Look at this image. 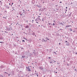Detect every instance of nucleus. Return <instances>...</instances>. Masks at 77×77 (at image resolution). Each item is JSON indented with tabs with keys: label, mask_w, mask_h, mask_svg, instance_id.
<instances>
[{
	"label": "nucleus",
	"mask_w": 77,
	"mask_h": 77,
	"mask_svg": "<svg viewBox=\"0 0 77 77\" xmlns=\"http://www.w3.org/2000/svg\"><path fill=\"white\" fill-rule=\"evenodd\" d=\"M13 4H14V3H12V5H13Z\"/></svg>",
	"instance_id": "obj_35"
},
{
	"label": "nucleus",
	"mask_w": 77,
	"mask_h": 77,
	"mask_svg": "<svg viewBox=\"0 0 77 77\" xmlns=\"http://www.w3.org/2000/svg\"><path fill=\"white\" fill-rule=\"evenodd\" d=\"M1 77H3V76H2V75H1Z\"/></svg>",
	"instance_id": "obj_43"
},
{
	"label": "nucleus",
	"mask_w": 77,
	"mask_h": 77,
	"mask_svg": "<svg viewBox=\"0 0 77 77\" xmlns=\"http://www.w3.org/2000/svg\"><path fill=\"white\" fill-rule=\"evenodd\" d=\"M36 6L38 7V8H41V4L39 3H38L36 5Z\"/></svg>",
	"instance_id": "obj_1"
},
{
	"label": "nucleus",
	"mask_w": 77,
	"mask_h": 77,
	"mask_svg": "<svg viewBox=\"0 0 77 77\" xmlns=\"http://www.w3.org/2000/svg\"><path fill=\"white\" fill-rule=\"evenodd\" d=\"M5 7H6V8H7V9H9V8H10V7H9V6L8 5H7L6 6H5Z\"/></svg>",
	"instance_id": "obj_6"
},
{
	"label": "nucleus",
	"mask_w": 77,
	"mask_h": 77,
	"mask_svg": "<svg viewBox=\"0 0 77 77\" xmlns=\"http://www.w3.org/2000/svg\"><path fill=\"white\" fill-rule=\"evenodd\" d=\"M36 23H38V24H39V23H38V22H36Z\"/></svg>",
	"instance_id": "obj_31"
},
{
	"label": "nucleus",
	"mask_w": 77,
	"mask_h": 77,
	"mask_svg": "<svg viewBox=\"0 0 77 77\" xmlns=\"http://www.w3.org/2000/svg\"><path fill=\"white\" fill-rule=\"evenodd\" d=\"M60 24H61V25H62V26H63V23H60Z\"/></svg>",
	"instance_id": "obj_18"
},
{
	"label": "nucleus",
	"mask_w": 77,
	"mask_h": 77,
	"mask_svg": "<svg viewBox=\"0 0 77 77\" xmlns=\"http://www.w3.org/2000/svg\"><path fill=\"white\" fill-rule=\"evenodd\" d=\"M3 39V37H0V39Z\"/></svg>",
	"instance_id": "obj_12"
},
{
	"label": "nucleus",
	"mask_w": 77,
	"mask_h": 77,
	"mask_svg": "<svg viewBox=\"0 0 77 77\" xmlns=\"http://www.w3.org/2000/svg\"><path fill=\"white\" fill-rule=\"evenodd\" d=\"M36 23H38V24H39V23H38V22H36Z\"/></svg>",
	"instance_id": "obj_30"
},
{
	"label": "nucleus",
	"mask_w": 77,
	"mask_h": 77,
	"mask_svg": "<svg viewBox=\"0 0 77 77\" xmlns=\"http://www.w3.org/2000/svg\"><path fill=\"white\" fill-rule=\"evenodd\" d=\"M4 32H5V33H7V32L6 31H5Z\"/></svg>",
	"instance_id": "obj_38"
},
{
	"label": "nucleus",
	"mask_w": 77,
	"mask_h": 77,
	"mask_svg": "<svg viewBox=\"0 0 77 77\" xmlns=\"http://www.w3.org/2000/svg\"><path fill=\"white\" fill-rule=\"evenodd\" d=\"M60 3H62V2H60Z\"/></svg>",
	"instance_id": "obj_29"
},
{
	"label": "nucleus",
	"mask_w": 77,
	"mask_h": 77,
	"mask_svg": "<svg viewBox=\"0 0 77 77\" xmlns=\"http://www.w3.org/2000/svg\"><path fill=\"white\" fill-rule=\"evenodd\" d=\"M3 18H5V19H6V17H3Z\"/></svg>",
	"instance_id": "obj_26"
},
{
	"label": "nucleus",
	"mask_w": 77,
	"mask_h": 77,
	"mask_svg": "<svg viewBox=\"0 0 77 77\" xmlns=\"http://www.w3.org/2000/svg\"><path fill=\"white\" fill-rule=\"evenodd\" d=\"M37 77H38V74H37Z\"/></svg>",
	"instance_id": "obj_32"
},
{
	"label": "nucleus",
	"mask_w": 77,
	"mask_h": 77,
	"mask_svg": "<svg viewBox=\"0 0 77 77\" xmlns=\"http://www.w3.org/2000/svg\"><path fill=\"white\" fill-rule=\"evenodd\" d=\"M33 19H35V17H33Z\"/></svg>",
	"instance_id": "obj_51"
},
{
	"label": "nucleus",
	"mask_w": 77,
	"mask_h": 77,
	"mask_svg": "<svg viewBox=\"0 0 77 77\" xmlns=\"http://www.w3.org/2000/svg\"><path fill=\"white\" fill-rule=\"evenodd\" d=\"M19 14L21 16L23 15V13H22V11H20L19 12Z\"/></svg>",
	"instance_id": "obj_3"
},
{
	"label": "nucleus",
	"mask_w": 77,
	"mask_h": 77,
	"mask_svg": "<svg viewBox=\"0 0 77 77\" xmlns=\"http://www.w3.org/2000/svg\"><path fill=\"white\" fill-rule=\"evenodd\" d=\"M46 39H48V38H47V37H46Z\"/></svg>",
	"instance_id": "obj_44"
},
{
	"label": "nucleus",
	"mask_w": 77,
	"mask_h": 77,
	"mask_svg": "<svg viewBox=\"0 0 77 77\" xmlns=\"http://www.w3.org/2000/svg\"><path fill=\"white\" fill-rule=\"evenodd\" d=\"M41 15V14H39V15Z\"/></svg>",
	"instance_id": "obj_59"
},
{
	"label": "nucleus",
	"mask_w": 77,
	"mask_h": 77,
	"mask_svg": "<svg viewBox=\"0 0 77 77\" xmlns=\"http://www.w3.org/2000/svg\"><path fill=\"white\" fill-rule=\"evenodd\" d=\"M54 53H55V54H56V52H54Z\"/></svg>",
	"instance_id": "obj_41"
},
{
	"label": "nucleus",
	"mask_w": 77,
	"mask_h": 77,
	"mask_svg": "<svg viewBox=\"0 0 77 77\" xmlns=\"http://www.w3.org/2000/svg\"><path fill=\"white\" fill-rule=\"evenodd\" d=\"M14 7H13V8H13V9H14Z\"/></svg>",
	"instance_id": "obj_61"
},
{
	"label": "nucleus",
	"mask_w": 77,
	"mask_h": 77,
	"mask_svg": "<svg viewBox=\"0 0 77 77\" xmlns=\"http://www.w3.org/2000/svg\"><path fill=\"white\" fill-rule=\"evenodd\" d=\"M0 68H4V66H0Z\"/></svg>",
	"instance_id": "obj_8"
},
{
	"label": "nucleus",
	"mask_w": 77,
	"mask_h": 77,
	"mask_svg": "<svg viewBox=\"0 0 77 77\" xmlns=\"http://www.w3.org/2000/svg\"><path fill=\"white\" fill-rule=\"evenodd\" d=\"M4 6H6V4L5 5H4Z\"/></svg>",
	"instance_id": "obj_50"
},
{
	"label": "nucleus",
	"mask_w": 77,
	"mask_h": 77,
	"mask_svg": "<svg viewBox=\"0 0 77 77\" xmlns=\"http://www.w3.org/2000/svg\"><path fill=\"white\" fill-rule=\"evenodd\" d=\"M70 26H71V25H69V26H66V27H69Z\"/></svg>",
	"instance_id": "obj_13"
},
{
	"label": "nucleus",
	"mask_w": 77,
	"mask_h": 77,
	"mask_svg": "<svg viewBox=\"0 0 77 77\" xmlns=\"http://www.w3.org/2000/svg\"><path fill=\"white\" fill-rule=\"evenodd\" d=\"M35 21H38V18H37L35 20Z\"/></svg>",
	"instance_id": "obj_15"
},
{
	"label": "nucleus",
	"mask_w": 77,
	"mask_h": 77,
	"mask_svg": "<svg viewBox=\"0 0 77 77\" xmlns=\"http://www.w3.org/2000/svg\"><path fill=\"white\" fill-rule=\"evenodd\" d=\"M9 5H11V3H10L9 4Z\"/></svg>",
	"instance_id": "obj_49"
},
{
	"label": "nucleus",
	"mask_w": 77,
	"mask_h": 77,
	"mask_svg": "<svg viewBox=\"0 0 77 77\" xmlns=\"http://www.w3.org/2000/svg\"><path fill=\"white\" fill-rule=\"evenodd\" d=\"M44 77H45V76L44 75Z\"/></svg>",
	"instance_id": "obj_63"
},
{
	"label": "nucleus",
	"mask_w": 77,
	"mask_h": 77,
	"mask_svg": "<svg viewBox=\"0 0 77 77\" xmlns=\"http://www.w3.org/2000/svg\"><path fill=\"white\" fill-rule=\"evenodd\" d=\"M60 30H62V29H60Z\"/></svg>",
	"instance_id": "obj_55"
},
{
	"label": "nucleus",
	"mask_w": 77,
	"mask_h": 77,
	"mask_svg": "<svg viewBox=\"0 0 77 77\" xmlns=\"http://www.w3.org/2000/svg\"><path fill=\"white\" fill-rule=\"evenodd\" d=\"M52 63L51 62H50V63Z\"/></svg>",
	"instance_id": "obj_52"
},
{
	"label": "nucleus",
	"mask_w": 77,
	"mask_h": 77,
	"mask_svg": "<svg viewBox=\"0 0 77 77\" xmlns=\"http://www.w3.org/2000/svg\"><path fill=\"white\" fill-rule=\"evenodd\" d=\"M66 45L67 46H69L70 45H69V42H68L66 43Z\"/></svg>",
	"instance_id": "obj_4"
},
{
	"label": "nucleus",
	"mask_w": 77,
	"mask_h": 77,
	"mask_svg": "<svg viewBox=\"0 0 77 77\" xmlns=\"http://www.w3.org/2000/svg\"><path fill=\"white\" fill-rule=\"evenodd\" d=\"M52 1H54V0H51Z\"/></svg>",
	"instance_id": "obj_57"
},
{
	"label": "nucleus",
	"mask_w": 77,
	"mask_h": 77,
	"mask_svg": "<svg viewBox=\"0 0 77 77\" xmlns=\"http://www.w3.org/2000/svg\"><path fill=\"white\" fill-rule=\"evenodd\" d=\"M39 69H43L42 68V67H39Z\"/></svg>",
	"instance_id": "obj_16"
},
{
	"label": "nucleus",
	"mask_w": 77,
	"mask_h": 77,
	"mask_svg": "<svg viewBox=\"0 0 77 77\" xmlns=\"http://www.w3.org/2000/svg\"><path fill=\"white\" fill-rule=\"evenodd\" d=\"M13 10H14V11H15V10L14 9H13Z\"/></svg>",
	"instance_id": "obj_56"
},
{
	"label": "nucleus",
	"mask_w": 77,
	"mask_h": 77,
	"mask_svg": "<svg viewBox=\"0 0 77 77\" xmlns=\"http://www.w3.org/2000/svg\"><path fill=\"white\" fill-rule=\"evenodd\" d=\"M75 54H77V52H76V53H75Z\"/></svg>",
	"instance_id": "obj_33"
},
{
	"label": "nucleus",
	"mask_w": 77,
	"mask_h": 77,
	"mask_svg": "<svg viewBox=\"0 0 77 77\" xmlns=\"http://www.w3.org/2000/svg\"><path fill=\"white\" fill-rule=\"evenodd\" d=\"M25 28H29V26L27 25L26 26Z\"/></svg>",
	"instance_id": "obj_14"
},
{
	"label": "nucleus",
	"mask_w": 77,
	"mask_h": 77,
	"mask_svg": "<svg viewBox=\"0 0 77 77\" xmlns=\"http://www.w3.org/2000/svg\"><path fill=\"white\" fill-rule=\"evenodd\" d=\"M22 42H25V41L24 40H23L22 41Z\"/></svg>",
	"instance_id": "obj_24"
},
{
	"label": "nucleus",
	"mask_w": 77,
	"mask_h": 77,
	"mask_svg": "<svg viewBox=\"0 0 77 77\" xmlns=\"http://www.w3.org/2000/svg\"><path fill=\"white\" fill-rule=\"evenodd\" d=\"M35 72H36V71H35Z\"/></svg>",
	"instance_id": "obj_58"
},
{
	"label": "nucleus",
	"mask_w": 77,
	"mask_h": 77,
	"mask_svg": "<svg viewBox=\"0 0 77 77\" xmlns=\"http://www.w3.org/2000/svg\"><path fill=\"white\" fill-rule=\"evenodd\" d=\"M4 12L6 13L7 12V11H4Z\"/></svg>",
	"instance_id": "obj_25"
},
{
	"label": "nucleus",
	"mask_w": 77,
	"mask_h": 77,
	"mask_svg": "<svg viewBox=\"0 0 77 77\" xmlns=\"http://www.w3.org/2000/svg\"><path fill=\"white\" fill-rule=\"evenodd\" d=\"M59 45H60V43H59Z\"/></svg>",
	"instance_id": "obj_48"
},
{
	"label": "nucleus",
	"mask_w": 77,
	"mask_h": 77,
	"mask_svg": "<svg viewBox=\"0 0 77 77\" xmlns=\"http://www.w3.org/2000/svg\"><path fill=\"white\" fill-rule=\"evenodd\" d=\"M67 11V9H66V12Z\"/></svg>",
	"instance_id": "obj_27"
},
{
	"label": "nucleus",
	"mask_w": 77,
	"mask_h": 77,
	"mask_svg": "<svg viewBox=\"0 0 77 77\" xmlns=\"http://www.w3.org/2000/svg\"><path fill=\"white\" fill-rule=\"evenodd\" d=\"M66 9H68V7H66Z\"/></svg>",
	"instance_id": "obj_36"
},
{
	"label": "nucleus",
	"mask_w": 77,
	"mask_h": 77,
	"mask_svg": "<svg viewBox=\"0 0 77 77\" xmlns=\"http://www.w3.org/2000/svg\"><path fill=\"white\" fill-rule=\"evenodd\" d=\"M47 39H48V40H49V39H48V38H47Z\"/></svg>",
	"instance_id": "obj_47"
},
{
	"label": "nucleus",
	"mask_w": 77,
	"mask_h": 77,
	"mask_svg": "<svg viewBox=\"0 0 77 77\" xmlns=\"http://www.w3.org/2000/svg\"><path fill=\"white\" fill-rule=\"evenodd\" d=\"M42 21H44V18H42Z\"/></svg>",
	"instance_id": "obj_19"
},
{
	"label": "nucleus",
	"mask_w": 77,
	"mask_h": 77,
	"mask_svg": "<svg viewBox=\"0 0 77 77\" xmlns=\"http://www.w3.org/2000/svg\"><path fill=\"white\" fill-rule=\"evenodd\" d=\"M35 74H36V75H37V74H38V73H36Z\"/></svg>",
	"instance_id": "obj_46"
},
{
	"label": "nucleus",
	"mask_w": 77,
	"mask_h": 77,
	"mask_svg": "<svg viewBox=\"0 0 77 77\" xmlns=\"http://www.w3.org/2000/svg\"><path fill=\"white\" fill-rule=\"evenodd\" d=\"M2 42H0V43H2Z\"/></svg>",
	"instance_id": "obj_40"
},
{
	"label": "nucleus",
	"mask_w": 77,
	"mask_h": 77,
	"mask_svg": "<svg viewBox=\"0 0 77 77\" xmlns=\"http://www.w3.org/2000/svg\"><path fill=\"white\" fill-rule=\"evenodd\" d=\"M32 35H33V36H35V33L34 32H33L32 33Z\"/></svg>",
	"instance_id": "obj_7"
},
{
	"label": "nucleus",
	"mask_w": 77,
	"mask_h": 77,
	"mask_svg": "<svg viewBox=\"0 0 77 77\" xmlns=\"http://www.w3.org/2000/svg\"><path fill=\"white\" fill-rule=\"evenodd\" d=\"M48 24H49V25H50V24H51V23H48Z\"/></svg>",
	"instance_id": "obj_34"
},
{
	"label": "nucleus",
	"mask_w": 77,
	"mask_h": 77,
	"mask_svg": "<svg viewBox=\"0 0 77 77\" xmlns=\"http://www.w3.org/2000/svg\"><path fill=\"white\" fill-rule=\"evenodd\" d=\"M34 21V20H32V21Z\"/></svg>",
	"instance_id": "obj_54"
},
{
	"label": "nucleus",
	"mask_w": 77,
	"mask_h": 77,
	"mask_svg": "<svg viewBox=\"0 0 77 77\" xmlns=\"http://www.w3.org/2000/svg\"><path fill=\"white\" fill-rule=\"evenodd\" d=\"M37 18L38 19V20H40V21H41V19L40 18L38 17Z\"/></svg>",
	"instance_id": "obj_11"
},
{
	"label": "nucleus",
	"mask_w": 77,
	"mask_h": 77,
	"mask_svg": "<svg viewBox=\"0 0 77 77\" xmlns=\"http://www.w3.org/2000/svg\"><path fill=\"white\" fill-rule=\"evenodd\" d=\"M16 25H17V23H16Z\"/></svg>",
	"instance_id": "obj_62"
},
{
	"label": "nucleus",
	"mask_w": 77,
	"mask_h": 77,
	"mask_svg": "<svg viewBox=\"0 0 77 77\" xmlns=\"http://www.w3.org/2000/svg\"><path fill=\"white\" fill-rule=\"evenodd\" d=\"M26 68L28 69V71H30V68H29V66L28 67H26Z\"/></svg>",
	"instance_id": "obj_2"
},
{
	"label": "nucleus",
	"mask_w": 77,
	"mask_h": 77,
	"mask_svg": "<svg viewBox=\"0 0 77 77\" xmlns=\"http://www.w3.org/2000/svg\"><path fill=\"white\" fill-rule=\"evenodd\" d=\"M23 12H24V10H23Z\"/></svg>",
	"instance_id": "obj_42"
},
{
	"label": "nucleus",
	"mask_w": 77,
	"mask_h": 77,
	"mask_svg": "<svg viewBox=\"0 0 77 77\" xmlns=\"http://www.w3.org/2000/svg\"><path fill=\"white\" fill-rule=\"evenodd\" d=\"M38 17H40V16H38Z\"/></svg>",
	"instance_id": "obj_64"
},
{
	"label": "nucleus",
	"mask_w": 77,
	"mask_h": 77,
	"mask_svg": "<svg viewBox=\"0 0 77 77\" xmlns=\"http://www.w3.org/2000/svg\"><path fill=\"white\" fill-rule=\"evenodd\" d=\"M42 42H45V41H46V42H47V40L46 41H45V40H44V39L42 38Z\"/></svg>",
	"instance_id": "obj_5"
},
{
	"label": "nucleus",
	"mask_w": 77,
	"mask_h": 77,
	"mask_svg": "<svg viewBox=\"0 0 77 77\" xmlns=\"http://www.w3.org/2000/svg\"><path fill=\"white\" fill-rule=\"evenodd\" d=\"M69 30H70V32H71V31H72V29L71 28H69Z\"/></svg>",
	"instance_id": "obj_17"
},
{
	"label": "nucleus",
	"mask_w": 77,
	"mask_h": 77,
	"mask_svg": "<svg viewBox=\"0 0 77 77\" xmlns=\"http://www.w3.org/2000/svg\"><path fill=\"white\" fill-rule=\"evenodd\" d=\"M25 56H22V57H23V58H24V57H25Z\"/></svg>",
	"instance_id": "obj_20"
},
{
	"label": "nucleus",
	"mask_w": 77,
	"mask_h": 77,
	"mask_svg": "<svg viewBox=\"0 0 77 77\" xmlns=\"http://www.w3.org/2000/svg\"><path fill=\"white\" fill-rule=\"evenodd\" d=\"M53 25H55V24H54V23H53Z\"/></svg>",
	"instance_id": "obj_28"
},
{
	"label": "nucleus",
	"mask_w": 77,
	"mask_h": 77,
	"mask_svg": "<svg viewBox=\"0 0 77 77\" xmlns=\"http://www.w3.org/2000/svg\"><path fill=\"white\" fill-rule=\"evenodd\" d=\"M48 58L49 59H50L51 58V57H49Z\"/></svg>",
	"instance_id": "obj_37"
},
{
	"label": "nucleus",
	"mask_w": 77,
	"mask_h": 77,
	"mask_svg": "<svg viewBox=\"0 0 77 77\" xmlns=\"http://www.w3.org/2000/svg\"><path fill=\"white\" fill-rule=\"evenodd\" d=\"M71 13H70V14H69V17L70 16H71Z\"/></svg>",
	"instance_id": "obj_23"
},
{
	"label": "nucleus",
	"mask_w": 77,
	"mask_h": 77,
	"mask_svg": "<svg viewBox=\"0 0 77 77\" xmlns=\"http://www.w3.org/2000/svg\"><path fill=\"white\" fill-rule=\"evenodd\" d=\"M19 41V40H18L17 41Z\"/></svg>",
	"instance_id": "obj_60"
},
{
	"label": "nucleus",
	"mask_w": 77,
	"mask_h": 77,
	"mask_svg": "<svg viewBox=\"0 0 77 77\" xmlns=\"http://www.w3.org/2000/svg\"><path fill=\"white\" fill-rule=\"evenodd\" d=\"M12 23V21L11 20L10 21V23Z\"/></svg>",
	"instance_id": "obj_21"
},
{
	"label": "nucleus",
	"mask_w": 77,
	"mask_h": 77,
	"mask_svg": "<svg viewBox=\"0 0 77 77\" xmlns=\"http://www.w3.org/2000/svg\"><path fill=\"white\" fill-rule=\"evenodd\" d=\"M66 42H67V41H66Z\"/></svg>",
	"instance_id": "obj_45"
},
{
	"label": "nucleus",
	"mask_w": 77,
	"mask_h": 77,
	"mask_svg": "<svg viewBox=\"0 0 77 77\" xmlns=\"http://www.w3.org/2000/svg\"><path fill=\"white\" fill-rule=\"evenodd\" d=\"M55 73H57V72H55Z\"/></svg>",
	"instance_id": "obj_53"
},
{
	"label": "nucleus",
	"mask_w": 77,
	"mask_h": 77,
	"mask_svg": "<svg viewBox=\"0 0 77 77\" xmlns=\"http://www.w3.org/2000/svg\"><path fill=\"white\" fill-rule=\"evenodd\" d=\"M7 29V31H10L11 30V28H8Z\"/></svg>",
	"instance_id": "obj_9"
},
{
	"label": "nucleus",
	"mask_w": 77,
	"mask_h": 77,
	"mask_svg": "<svg viewBox=\"0 0 77 77\" xmlns=\"http://www.w3.org/2000/svg\"><path fill=\"white\" fill-rule=\"evenodd\" d=\"M4 73H5V74H8V73H7V72H4Z\"/></svg>",
	"instance_id": "obj_22"
},
{
	"label": "nucleus",
	"mask_w": 77,
	"mask_h": 77,
	"mask_svg": "<svg viewBox=\"0 0 77 77\" xmlns=\"http://www.w3.org/2000/svg\"><path fill=\"white\" fill-rule=\"evenodd\" d=\"M11 25H12V23H11Z\"/></svg>",
	"instance_id": "obj_39"
},
{
	"label": "nucleus",
	"mask_w": 77,
	"mask_h": 77,
	"mask_svg": "<svg viewBox=\"0 0 77 77\" xmlns=\"http://www.w3.org/2000/svg\"><path fill=\"white\" fill-rule=\"evenodd\" d=\"M24 12L22 13V14H23V13H25V14L26 15V10H24Z\"/></svg>",
	"instance_id": "obj_10"
}]
</instances>
